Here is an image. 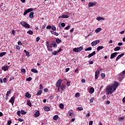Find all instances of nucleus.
<instances>
[{
	"mask_svg": "<svg viewBox=\"0 0 125 125\" xmlns=\"http://www.w3.org/2000/svg\"><path fill=\"white\" fill-rule=\"evenodd\" d=\"M120 85L119 83L117 82H115L114 84L112 85L108 86L106 89V92H107L108 95L109 94H112L114 91H116V89H117V87Z\"/></svg>",
	"mask_w": 125,
	"mask_h": 125,
	"instance_id": "nucleus-1",
	"label": "nucleus"
},
{
	"mask_svg": "<svg viewBox=\"0 0 125 125\" xmlns=\"http://www.w3.org/2000/svg\"><path fill=\"white\" fill-rule=\"evenodd\" d=\"M21 24L23 27H24V28H27V29H29V28H30V25L25 21L21 22Z\"/></svg>",
	"mask_w": 125,
	"mask_h": 125,
	"instance_id": "nucleus-2",
	"label": "nucleus"
},
{
	"mask_svg": "<svg viewBox=\"0 0 125 125\" xmlns=\"http://www.w3.org/2000/svg\"><path fill=\"white\" fill-rule=\"evenodd\" d=\"M33 8L27 9L26 10H25L24 11V12L23 13L24 16L27 15V14H28V13H29V12L33 11Z\"/></svg>",
	"mask_w": 125,
	"mask_h": 125,
	"instance_id": "nucleus-3",
	"label": "nucleus"
},
{
	"mask_svg": "<svg viewBox=\"0 0 125 125\" xmlns=\"http://www.w3.org/2000/svg\"><path fill=\"white\" fill-rule=\"evenodd\" d=\"M62 83V81L61 79H59L56 83V86L57 87H60L61 86V83Z\"/></svg>",
	"mask_w": 125,
	"mask_h": 125,
	"instance_id": "nucleus-4",
	"label": "nucleus"
},
{
	"mask_svg": "<svg viewBox=\"0 0 125 125\" xmlns=\"http://www.w3.org/2000/svg\"><path fill=\"white\" fill-rule=\"evenodd\" d=\"M100 40H97V41H93L91 42V45L92 46H95V45H96L97 44H98V43H100Z\"/></svg>",
	"mask_w": 125,
	"mask_h": 125,
	"instance_id": "nucleus-5",
	"label": "nucleus"
},
{
	"mask_svg": "<svg viewBox=\"0 0 125 125\" xmlns=\"http://www.w3.org/2000/svg\"><path fill=\"white\" fill-rule=\"evenodd\" d=\"M118 55L117 52H115L111 54L110 55V59H113V58H115Z\"/></svg>",
	"mask_w": 125,
	"mask_h": 125,
	"instance_id": "nucleus-6",
	"label": "nucleus"
},
{
	"mask_svg": "<svg viewBox=\"0 0 125 125\" xmlns=\"http://www.w3.org/2000/svg\"><path fill=\"white\" fill-rule=\"evenodd\" d=\"M15 101V98L14 97H12L9 100L10 103L12 104V105L14 104Z\"/></svg>",
	"mask_w": 125,
	"mask_h": 125,
	"instance_id": "nucleus-7",
	"label": "nucleus"
},
{
	"mask_svg": "<svg viewBox=\"0 0 125 125\" xmlns=\"http://www.w3.org/2000/svg\"><path fill=\"white\" fill-rule=\"evenodd\" d=\"M8 69H9V66H4L1 67V70H3V71H4L5 72L8 71Z\"/></svg>",
	"mask_w": 125,
	"mask_h": 125,
	"instance_id": "nucleus-8",
	"label": "nucleus"
},
{
	"mask_svg": "<svg viewBox=\"0 0 125 125\" xmlns=\"http://www.w3.org/2000/svg\"><path fill=\"white\" fill-rule=\"evenodd\" d=\"M124 55H125V53H122V54L118 55L117 56V57L116 58V61H118V60H119V59L121 58V57H123V56H124Z\"/></svg>",
	"mask_w": 125,
	"mask_h": 125,
	"instance_id": "nucleus-9",
	"label": "nucleus"
},
{
	"mask_svg": "<svg viewBox=\"0 0 125 125\" xmlns=\"http://www.w3.org/2000/svg\"><path fill=\"white\" fill-rule=\"evenodd\" d=\"M99 77V71H96L95 78V79H96V80H97V79H98Z\"/></svg>",
	"mask_w": 125,
	"mask_h": 125,
	"instance_id": "nucleus-10",
	"label": "nucleus"
},
{
	"mask_svg": "<svg viewBox=\"0 0 125 125\" xmlns=\"http://www.w3.org/2000/svg\"><path fill=\"white\" fill-rule=\"evenodd\" d=\"M40 111L39 110H37L35 114H34V116L35 117H36V118H38V117H40Z\"/></svg>",
	"mask_w": 125,
	"mask_h": 125,
	"instance_id": "nucleus-11",
	"label": "nucleus"
},
{
	"mask_svg": "<svg viewBox=\"0 0 125 125\" xmlns=\"http://www.w3.org/2000/svg\"><path fill=\"white\" fill-rule=\"evenodd\" d=\"M59 18H69V16L66 15H62V16H60Z\"/></svg>",
	"mask_w": 125,
	"mask_h": 125,
	"instance_id": "nucleus-12",
	"label": "nucleus"
},
{
	"mask_svg": "<svg viewBox=\"0 0 125 125\" xmlns=\"http://www.w3.org/2000/svg\"><path fill=\"white\" fill-rule=\"evenodd\" d=\"M51 45H53V47L55 48V47H57V44L55 41H53L51 44Z\"/></svg>",
	"mask_w": 125,
	"mask_h": 125,
	"instance_id": "nucleus-13",
	"label": "nucleus"
},
{
	"mask_svg": "<svg viewBox=\"0 0 125 125\" xmlns=\"http://www.w3.org/2000/svg\"><path fill=\"white\" fill-rule=\"evenodd\" d=\"M96 53V52H95V51H94L92 53L89 54L88 56V57L90 58V57H92V56H93V55H95Z\"/></svg>",
	"mask_w": 125,
	"mask_h": 125,
	"instance_id": "nucleus-14",
	"label": "nucleus"
},
{
	"mask_svg": "<svg viewBox=\"0 0 125 125\" xmlns=\"http://www.w3.org/2000/svg\"><path fill=\"white\" fill-rule=\"evenodd\" d=\"M10 93H11V91H7V93L6 94V100L8 99V96H9V94H10Z\"/></svg>",
	"mask_w": 125,
	"mask_h": 125,
	"instance_id": "nucleus-15",
	"label": "nucleus"
},
{
	"mask_svg": "<svg viewBox=\"0 0 125 125\" xmlns=\"http://www.w3.org/2000/svg\"><path fill=\"white\" fill-rule=\"evenodd\" d=\"M104 48V47L103 46H99L97 48V51H99L100 50H101V49H103Z\"/></svg>",
	"mask_w": 125,
	"mask_h": 125,
	"instance_id": "nucleus-16",
	"label": "nucleus"
},
{
	"mask_svg": "<svg viewBox=\"0 0 125 125\" xmlns=\"http://www.w3.org/2000/svg\"><path fill=\"white\" fill-rule=\"evenodd\" d=\"M26 104L27 105H28V106H29V107H32V103H31V101L30 100H28L26 102Z\"/></svg>",
	"mask_w": 125,
	"mask_h": 125,
	"instance_id": "nucleus-17",
	"label": "nucleus"
},
{
	"mask_svg": "<svg viewBox=\"0 0 125 125\" xmlns=\"http://www.w3.org/2000/svg\"><path fill=\"white\" fill-rule=\"evenodd\" d=\"M94 92V88L92 87L89 89V93H91V94H92Z\"/></svg>",
	"mask_w": 125,
	"mask_h": 125,
	"instance_id": "nucleus-18",
	"label": "nucleus"
},
{
	"mask_svg": "<svg viewBox=\"0 0 125 125\" xmlns=\"http://www.w3.org/2000/svg\"><path fill=\"white\" fill-rule=\"evenodd\" d=\"M56 42H57V43H60L61 42H62V41L61 40H60L59 38H57V39H56Z\"/></svg>",
	"mask_w": 125,
	"mask_h": 125,
	"instance_id": "nucleus-19",
	"label": "nucleus"
},
{
	"mask_svg": "<svg viewBox=\"0 0 125 125\" xmlns=\"http://www.w3.org/2000/svg\"><path fill=\"white\" fill-rule=\"evenodd\" d=\"M44 111L48 112V111H50V108L48 106H45L44 107Z\"/></svg>",
	"mask_w": 125,
	"mask_h": 125,
	"instance_id": "nucleus-20",
	"label": "nucleus"
},
{
	"mask_svg": "<svg viewBox=\"0 0 125 125\" xmlns=\"http://www.w3.org/2000/svg\"><path fill=\"white\" fill-rule=\"evenodd\" d=\"M51 34L53 35H55V36H59V34L58 33L55 32L53 31H50Z\"/></svg>",
	"mask_w": 125,
	"mask_h": 125,
	"instance_id": "nucleus-21",
	"label": "nucleus"
},
{
	"mask_svg": "<svg viewBox=\"0 0 125 125\" xmlns=\"http://www.w3.org/2000/svg\"><path fill=\"white\" fill-rule=\"evenodd\" d=\"M120 49H121V47L117 46L114 49V51H119V50H120Z\"/></svg>",
	"mask_w": 125,
	"mask_h": 125,
	"instance_id": "nucleus-22",
	"label": "nucleus"
},
{
	"mask_svg": "<svg viewBox=\"0 0 125 125\" xmlns=\"http://www.w3.org/2000/svg\"><path fill=\"white\" fill-rule=\"evenodd\" d=\"M31 72L33 73H35L36 74H38L39 73V71L36 69H31Z\"/></svg>",
	"mask_w": 125,
	"mask_h": 125,
	"instance_id": "nucleus-23",
	"label": "nucleus"
},
{
	"mask_svg": "<svg viewBox=\"0 0 125 125\" xmlns=\"http://www.w3.org/2000/svg\"><path fill=\"white\" fill-rule=\"evenodd\" d=\"M93 5H95V3L89 2L88 4V7H92V6H93Z\"/></svg>",
	"mask_w": 125,
	"mask_h": 125,
	"instance_id": "nucleus-24",
	"label": "nucleus"
},
{
	"mask_svg": "<svg viewBox=\"0 0 125 125\" xmlns=\"http://www.w3.org/2000/svg\"><path fill=\"white\" fill-rule=\"evenodd\" d=\"M66 86L64 84H62L61 86V89L62 90V91H64V89L65 88Z\"/></svg>",
	"mask_w": 125,
	"mask_h": 125,
	"instance_id": "nucleus-25",
	"label": "nucleus"
},
{
	"mask_svg": "<svg viewBox=\"0 0 125 125\" xmlns=\"http://www.w3.org/2000/svg\"><path fill=\"white\" fill-rule=\"evenodd\" d=\"M29 17L30 18H34V12H31L29 14Z\"/></svg>",
	"mask_w": 125,
	"mask_h": 125,
	"instance_id": "nucleus-26",
	"label": "nucleus"
},
{
	"mask_svg": "<svg viewBox=\"0 0 125 125\" xmlns=\"http://www.w3.org/2000/svg\"><path fill=\"white\" fill-rule=\"evenodd\" d=\"M42 90H40L38 91V92L37 93L36 95H37V96L41 95L42 94Z\"/></svg>",
	"mask_w": 125,
	"mask_h": 125,
	"instance_id": "nucleus-27",
	"label": "nucleus"
},
{
	"mask_svg": "<svg viewBox=\"0 0 125 125\" xmlns=\"http://www.w3.org/2000/svg\"><path fill=\"white\" fill-rule=\"evenodd\" d=\"M119 78L120 80H123V79H124V75L122 73H120Z\"/></svg>",
	"mask_w": 125,
	"mask_h": 125,
	"instance_id": "nucleus-28",
	"label": "nucleus"
},
{
	"mask_svg": "<svg viewBox=\"0 0 125 125\" xmlns=\"http://www.w3.org/2000/svg\"><path fill=\"white\" fill-rule=\"evenodd\" d=\"M25 97H27V98H31V95H30V93L27 92L25 94Z\"/></svg>",
	"mask_w": 125,
	"mask_h": 125,
	"instance_id": "nucleus-29",
	"label": "nucleus"
},
{
	"mask_svg": "<svg viewBox=\"0 0 125 125\" xmlns=\"http://www.w3.org/2000/svg\"><path fill=\"white\" fill-rule=\"evenodd\" d=\"M83 47H80L77 48V50H78V52L82 51V50H83Z\"/></svg>",
	"mask_w": 125,
	"mask_h": 125,
	"instance_id": "nucleus-30",
	"label": "nucleus"
},
{
	"mask_svg": "<svg viewBox=\"0 0 125 125\" xmlns=\"http://www.w3.org/2000/svg\"><path fill=\"white\" fill-rule=\"evenodd\" d=\"M102 30V29H101V28H98L95 30V32L99 33V32H100Z\"/></svg>",
	"mask_w": 125,
	"mask_h": 125,
	"instance_id": "nucleus-31",
	"label": "nucleus"
},
{
	"mask_svg": "<svg viewBox=\"0 0 125 125\" xmlns=\"http://www.w3.org/2000/svg\"><path fill=\"white\" fill-rule=\"evenodd\" d=\"M6 54V52H3L0 53V57H2L3 55H5Z\"/></svg>",
	"mask_w": 125,
	"mask_h": 125,
	"instance_id": "nucleus-32",
	"label": "nucleus"
},
{
	"mask_svg": "<svg viewBox=\"0 0 125 125\" xmlns=\"http://www.w3.org/2000/svg\"><path fill=\"white\" fill-rule=\"evenodd\" d=\"M21 115H26V114H27V112H25V110H21Z\"/></svg>",
	"mask_w": 125,
	"mask_h": 125,
	"instance_id": "nucleus-33",
	"label": "nucleus"
},
{
	"mask_svg": "<svg viewBox=\"0 0 125 125\" xmlns=\"http://www.w3.org/2000/svg\"><path fill=\"white\" fill-rule=\"evenodd\" d=\"M53 120H54V121H57V120H58V115H56L53 117Z\"/></svg>",
	"mask_w": 125,
	"mask_h": 125,
	"instance_id": "nucleus-34",
	"label": "nucleus"
},
{
	"mask_svg": "<svg viewBox=\"0 0 125 125\" xmlns=\"http://www.w3.org/2000/svg\"><path fill=\"white\" fill-rule=\"evenodd\" d=\"M27 34H29V35H33L34 34V32L33 31L30 30L27 32Z\"/></svg>",
	"mask_w": 125,
	"mask_h": 125,
	"instance_id": "nucleus-35",
	"label": "nucleus"
},
{
	"mask_svg": "<svg viewBox=\"0 0 125 125\" xmlns=\"http://www.w3.org/2000/svg\"><path fill=\"white\" fill-rule=\"evenodd\" d=\"M92 49L91 47H88L85 49V51H90Z\"/></svg>",
	"mask_w": 125,
	"mask_h": 125,
	"instance_id": "nucleus-36",
	"label": "nucleus"
},
{
	"mask_svg": "<svg viewBox=\"0 0 125 125\" xmlns=\"http://www.w3.org/2000/svg\"><path fill=\"white\" fill-rule=\"evenodd\" d=\"M59 107L60 108V109H64V104H61L59 105Z\"/></svg>",
	"mask_w": 125,
	"mask_h": 125,
	"instance_id": "nucleus-37",
	"label": "nucleus"
},
{
	"mask_svg": "<svg viewBox=\"0 0 125 125\" xmlns=\"http://www.w3.org/2000/svg\"><path fill=\"white\" fill-rule=\"evenodd\" d=\"M17 115L19 117H21V111H20V110L18 111Z\"/></svg>",
	"mask_w": 125,
	"mask_h": 125,
	"instance_id": "nucleus-38",
	"label": "nucleus"
},
{
	"mask_svg": "<svg viewBox=\"0 0 125 125\" xmlns=\"http://www.w3.org/2000/svg\"><path fill=\"white\" fill-rule=\"evenodd\" d=\"M51 29L53 31H56V27L55 26H52Z\"/></svg>",
	"mask_w": 125,
	"mask_h": 125,
	"instance_id": "nucleus-39",
	"label": "nucleus"
},
{
	"mask_svg": "<svg viewBox=\"0 0 125 125\" xmlns=\"http://www.w3.org/2000/svg\"><path fill=\"white\" fill-rule=\"evenodd\" d=\"M47 49H48V50L49 51H51V52L53 51H52V49L50 48L49 45H47Z\"/></svg>",
	"mask_w": 125,
	"mask_h": 125,
	"instance_id": "nucleus-40",
	"label": "nucleus"
},
{
	"mask_svg": "<svg viewBox=\"0 0 125 125\" xmlns=\"http://www.w3.org/2000/svg\"><path fill=\"white\" fill-rule=\"evenodd\" d=\"M26 81H27V82H31L32 81V78L28 77L26 79Z\"/></svg>",
	"mask_w": 125,
	"mask_h": 125,
	"instance_id": "nucleus-41",
	"label": "nucleus"
},
{
	"mask_svg": "<svg viewBox=\"0 0 125 125\" xmlns=\"http://www.w3.org/2000/svg\"><path fill=\"white\" fill-rule=\"evenodd\" d=\"M78 110L79 111H83V107H78Z\"/></svg>",
	"mask_w": 125,
	"mask_h": 125,
	"instance_id": "nucleus-42",
	"label": "nucleus"
},
{
	"mask_svg": "<svg viewBox=\"0 0 125 125\" xmlns=\"http://www.w3.org/2000/svg\"><path fill=\"white\" fill-rule=\"evenodd\" d=\"M57 53H58V52H56V51H54L52 53V55H57Z\"/></svg>",
	"mask_w": 125,
	"mask_h": 125,
	"instance_id": "nucleus-43",
	"label": "nucleus"
},
{
	"mask_svg": "<svg viewBox=\"0 0 125 125\" xmlns=\"http://www.w3.org/2000/svg\"><path fill=\"white\" fill-rule=\"evenodd\" d=\"M21 73H26V69H24V68H22L21 69Z\"/></svg>",
	"mask_w": 125,
	"mask_h": 125,
	"instance_id": "nucleus-44",
	"label": "nucleus"
},
{
	"mask_svg": "<svg viewBox=\"0 0 125 125\" xmlns=\"http://www.w3.org/2000/svg\"><path fill=\"white\" fill-rule=\"evenodd\" d=\"M43 88V87H42V84H41L40 85V90L42 91Z\"/></svg>",
	"mask_w": 125,
	"mask_h": 125,
	"instance_id": "nucleus-45",
	"label": "nucleus"
},
{
	"mask_svg": "<svg viewBox=\"0 0 125 125\" xmlns=\"http://www.w3.org/2000/svg\"><path fill=\"white\" fill-rule=\"evenodd\" d=\"M88 112H89V113H87L85 116L86 118H89V116H90V113L89 111H88Z\"/></svg>",
	"mask_w": 125,
	"mask_h": 125,
	"instance_id": "nucleus-46",
	"label": "nucleus"
},
{
	"mask_svg": "<svg viewBox=\"0 0 125 125\" xmlns=\"http://www.w3.org/2000/svg\"><path fill=\"white\" fill-rule=\"evenodd\" d=\"M41 40V38L39 37L36 38V42H39V41Z\"/></svg>",
	"mask_w": 125,
	"mask_h": 125,
	"instance_id": "nucleus-47",
	"label": "nucleus"
},
{
	"mask_svg": "<svg viewBox=\"0 0 125 125\" xmlns=\"http://www.w3.org/2000/svg\"><path fill=\"white\" fill-rule=\"evenodd\" d=\"M73 51L74 52H78V48H74L73 49Z\"/></svg>",
	"mask_w": 125,
	"mask_h": 125,
	"instance_id": "nucleus-48",
	"label": "nucleus"
},
{
	"mask_svg": "<svg viewBox=\"0 0 125 125\" xmlns=\"http://www.w3.org/2000/svg\"><path fill=\"white\" fill-rule=\"evenodd\" d=\"M101 77H102V78H103V79H104V78H105V73H102L101 74Z\"/></svg>",
	"mask_w": 125,
	"mask_h": 125,
	"instance_id": "nucleus-49",
	"label": "nucleus"
},
{
	"mask_svg": "<svg viewBox=\"0 0 125 125\" xmlns=\"http://www.w3.org/2000/svg\"><path fill=\"white\" fill-rule=\"evenodd\" d=\"M93 100H94V98H92L90 99V102L91 103H93Z\"/></svg>",
	"mask_w": 125,
	"mask_h": 125,
	"instance_id": "nucleus-50",
	"label": "nucleus"
},
{
	"mask_svg": "<svg viewBox=\"0 0 125 125\" xmlns=\"http://www.w3.org/2000/svg\"><path fill=\"white\" fill-rule=\"evenodd\" d=\"M75 97H80V93H77L75 94Z\"/></svg>",
	"mask_w": 125,
	"mask_h": 125,
	"instance_id": "nucleus-51",
	"label": "nucleus"
},
{
	"mask_svg": "<svg viewBox=\"0 0 125 125\" xmlns=\"http://www.w3.org/2000/svg\"><path fill=\"white\" fill-rule=\"evenodd\" d=\"M54 96H53V95H52L49 97V98L51 100L53 98H54Z\"/></svg>",
	"mask_w": 125,
	"mask_h": 125,
	"instance_id": "nucleus-52",
	"label": "nucleus"
},
{
	"mask_svg": "<svg viewBox=\"0 0 125 125\" xmlns=\"http://www.w3.org/2000/svg\"><path fill=\"white\" fill-rule=\"evenodd\" d=\"M25 53H26V56H28V57H29V56H30V53H29V52L27 51V52H26Z\"/></svg>",
	"mask_w": 125,
	"mask_h": 125,
	"instance_id": "nucleus-53",
	"label": "nucleus"
},
{
	"mask_svg": "<svg viewBox=\"0 0 125 125\" xmlns=\"http://www.w3.org/2000/svg\"><path fill=\"white\" fill-rule=\"evenodd\" d=\"M11 123H12L11 120H10V121H8L7 125H11Z\"/></svg>",
	"mask_w": 125,
	"mask_h": 125,
	"instance_id": "nucleus-54",
	"label": "nucleus"
},
{
	"mask_svg": "<svg viewBox=\"0 0 125 125\" xmlns=\"http://www.w3.org/2000/svg\"><path fill=\"white\" fill-rule=\"evenodd\" d=\"M12 34L13 36H15V30H13L12 31Z\"/></svg>",
	"mask_w": 125,
	"mask_h": 125,
	"instance_id": "nucleus-55",
	"label": "nucleus"
},
{
	"mask_svg": "<svg viewBox=\"0 0 125 125\" xmlns=\"http://www.w3.org/2000/svg\"><path fill=\"white\" fill-rule=\"evenodd\" d=\"M101 17H98L96 19L97 20H98V21H100V20H101Z\"/></svg>",
	"mask_w": 125,
	"mask_h": 125,
	"instance_id": "nucleus-56",
	"label": "nucleus"
},
{
	"mask_svg": "<svg viewBox=\"0 0 125 125\" xmlns=\"http://www.w3.org/2000/svg\"><path fill=\"white\" fill-rule=\"evenodd\" d=\"M68 29H70V25H68L65 27V30H68Z\"/></svg>",
	"mask_w": 125,
	"mask_h": 125,
	"instance_id": "nucleus-57",
	"label": "nucleus"
},
{
	"mask_svg": "<svg viewBox=\"0 0 125 125\" xmlns=\"http://www.w3.org/2000/svg\"><path fill=\"white\" fill-rule=\"evenodd\" d=\"M18 121H19V122H23V121H24V120H23V119H22L21 118H19L18 119Z\"/></svg>",
	"mask_w": 125,
	"mask_h": 125,
	"instance_id": "nucleus-58",
	"label": "nucleus"
},
{
	"mask_svg": "<svg viewBox=\"0 0 125 125\" xmlns=\"http://www.w3.org/2000/svg\"><path fill=\"white\" fill-rule=\"evenodd\" d=\"M61 26H62V27H65V23H64V22H62V23L61 24Z\"/></svg>",
	"mask_w": 125,
	"mask_h": 125,
	"instance_id": "nucleus-59",
	"label": "nucleus"
},
{
	"mask_svg": "<svg viewBox=\"0 0 125 125\" xmlns=\"http://www.w3.org/2000/svg\"><path fill=\"white\" fill-rule=\"evenodd\" d=\"M93 125V121H90L89 122V125Z\"/></svg>",
	"mask_w": 125,
	"mask_h": 125,
	"instance_id": "nucleus-60",
	"label": "nucleus"
},
{
	"mask_svg": "<svg viewBox=\"0 0 125 125\" xmlns=\"http://www.w3.org/2000/svg\"><path fill=\"white\" fill-rule=\"evenodd\" d=\"M6 81H7L6 78H3V83H6Z\"/></svg>",
	"mask_w": 125,
	"mask_h": 125,
	"instance_id": "nucleus-61",
	"label": "nucleus"
},
{
	"mask_svg": "<svg viewBox=\"0 0 125 125\" xmlns=\"http://www.w3.org/2000/svg\"><path fill=\"white\" fill-rule=\"evenodd\" d=\"M51 26L50 25H48L47 27H46V29H51Z\"/></svg>",
	"mask_w": 125,
	"mask_h": 125,
	"instance_id": "nucleus-62",
	"label": "nucleus"
},
{
	"mask_svg": "<svg viewBox=\"0 0 125 125\" xmlns=\"http://www.w3.org/2000/svg\"><path fill=\"white\" fill-rule=\"evenodd\" d=\"M16 49L19 50V49H20V46L19 45H17L16 46Z\"/></svg>",
	"mask_w": 125,
	"mask_h": 125,
	"instance_id": "nucleus-63",
	"label": "nucleus"
},
{
	"mask_svg": "<svg viewBox=\"0 0 125 125\" xmlns=\"http://www.w3.org/2000/svg\"><path fill=\"white\" fill-rule=\"evenodd\" d=\"M122 101H123V103H125V97L123 98Z\"/></svg>",
	"mask_w": 125,
	"mask_h": 125,
	"instance_id": "nucleus-64",
	"label": "nucleus"
}]
</instances>
